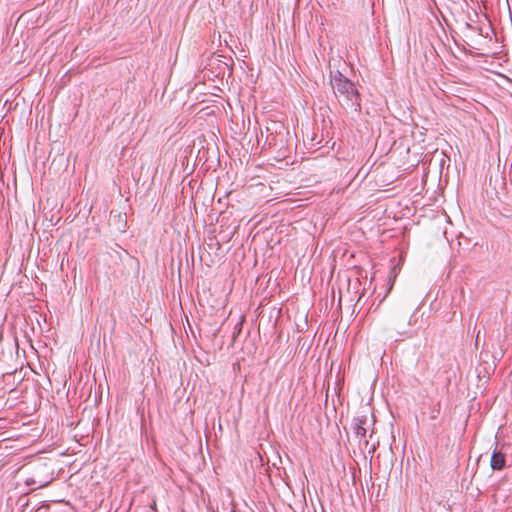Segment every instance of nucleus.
Wrapping results in <instances>:
<instances>
[{"label":"nucleus","instance_id":"f257e3e1","mask_svg":"<svg viewBox=\"0 0 512 512\" xmlns=\"http://www.w3.org/2000/svg\"><path fill=\"white\" fill-rule=\"evenodd\" d=\"M330 85L340 106L346 110L358 113L361 109L360 94L355 84L339 70L330 72Z\"/></svg>","mask_w":512,"mask_h":512},{"label":"nucleus","instance_id":"f03ea898","mask_svg":"<svg viewBox=\"0 0 512 512\" xmlns=\"http://www.w3.org/2000/svg\"><path fill=\"white\" fill-rule=\"evenodd\" d=\"M505 455L495 449L491 455V467L493 470H501L505 467Z\"/></svg>","mask_w":512,"mask_h":512},{"label":"nucleus","instance_id":"7ed1b4c3","mask_svg":"<svg viewBox=\"0 0 512 512\" xmlns=\"http://www.w3.org/2000/svg\"><path fill=\"white\" fill-rule=\"evenodd\" d=\"M368 423V419L366 416L357 417L354 419V431L357 436L365 437L367 434L366 425Z\"/></svg>","mask_w":512,"mask_h":512}]
</instances>
